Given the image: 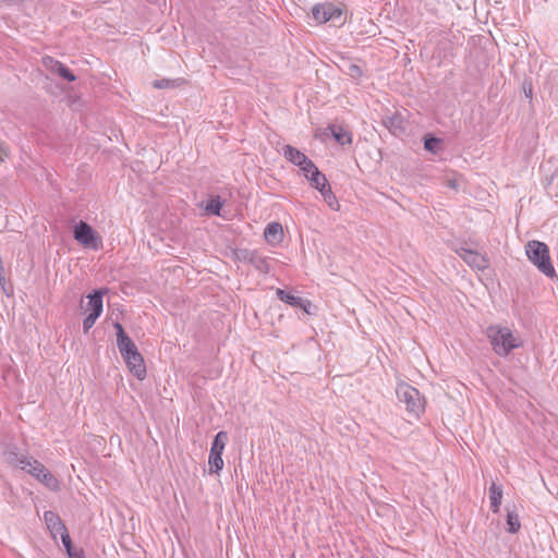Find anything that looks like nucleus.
Listing matches in <instances>:
<instances>
[{"label": "nucleus", "instance_id": "f257e3e1", "mask_svg": "<svg viewBox=\"0 0 558 558\" xmlns=\"http://www.w3.org/2000/svg\"><path fill=\"white\" fill-rule=\"evenodd\" d=\"M493 351L501 357L508 356L512 350L523 345L521 336L507 326L490 325L486 329Z\"/></svg>", "mask_w": 558, "mask_h": 558}, {"label": "nucleus", "instance_id": "f03ea898", "mask_svg": "<svg viewBox=\"0 0 558 558\" xmlns=\"http://www.w3.org/2000/svg\"><path fill=\"white\" fill-rule=\"evenodd\" d=\"M530 262L548 278L556 277V270L551 264L548 246L541 241H529L525 246Z\"/></svg>", "mask_w": 558, "mask_h": 558}, {"label": "nucleus", "instance_id": "7ed1b4c3", "mask_svg": "<svg viewBox=\"0 0 558 558\" xmlns=\"http://www.w3.org/2000/svg\"><path fill=\"white\" fill-rule=\"evenodd\" d=\"M396 395L408 412L418 416L424 411V398L415 387L401 383L396 388Z\"/></svg>", "mask_w": 558, "mask_h": 558}, {"label": "nucleus", "instance_id": "20e7f679", "mask_svg": "<svg viewBox=\"0 0 558 558\" xmlns=\"http://www.w3.org/2000/svg\"><path fill=\"white\" fill-rule=\"evenodd\" d=\"M228 441V433L220 430L211 442L208 465L210 474H218L223 468L222 452Z\"/></svg>", "mask_w": 558, "mask_h": 558}, {"label": "nucleus", "instance_id": "39448f33", "mask_svg": "<svg viewBox=\"0 0 558 558\" xmlns=\"http://www.w3.org/2000/svg\"><path fill=\"white\" fill-rule=\"evenodd\" d=\"M73 238L83 246L98 250L101 245V238L85 221L81 220L74 226Z\"/></svg>", "mask_w": 558, "mask_h": 558}, {"label": "nucleus", "instance_id": "423d86ee", "mask_svg": "<svg viewBox=\"0 0 558 558\" xmlns=\"http://www.w3.org/2000/svg\"><path fill=\"white\" fill-rule=\"evenodd\" d=\"M3 460L4 462L12 466L20 469L27 473V469H31L32 462L36 459L28 456L27 452L20 450L16 446H8L3 451Z\"/></svg>", "mask_w": 558, "mask_h": 558}, {"label": "nucleus", "instance_id": "0eeeda50", "mask_svg": "<svg viewBox=\"0 0 558 558\" xmlns=\"http://www.w3.org/2000/svg\"><path fill=\"white\" fill-rule=\"evenodd\" d=\"M27 473L52 492L60 490L59 480L38 460L32 462Z\"/></svg>", "mask_w": 558, "mask_h": 558}, {"label": "nucleus", "instance_id": "6e6552de", "mask_svg": "<svg viewBox=\"0 0 558 558\" xmlns=\"http://www.w3.org/2000/svg\"><path fill=\"white\" fill-rule=\"evenodd\" d=\"M312 15L317 23L324 24L329 21L339 20L342 15V11L331 2H323L312 8Z\"/></svg>", "mask_w": 558, "mask_h": 558}, {"label": "nucleus", "instance_id": "1a4fd4ad", "mask_svg": "<svg viewBox=\"0 0 558 558\" xmlns=\"http://www.w3.org/2000/svg\"><path fill=\"white\" fill-rule=\"evenodd\" d=\"M282 154L288 161L298 166L304 173H307L310 168H314L315 163L304 153L291 145H284Z\"/></svg>", "mask_w": 558, "mask_h": 558}, {"label": "nucleus", "instance_id": "9d476101", "mask_svg": "<svg viewBox=\"0 0 558 558\" xmlns=\"http://www.w3.org/2000/svg\"><path fill=\"white\" fill-rule=\"evenodd\" d=\"M129 371L140 380L146 377V366L144 359L137 348L122 355Z\"/></svg>", "mask_w": 558, "mask_h": 558}, {"label": "nucleus", "instance_id": "9b49d317", "mask_svg": "<svg viewBox=\"0 0 558 558\" xmlns=\"http://www.w3.org/2000/svg\"><path fill=\"white\" fill-rule=\"evenodd\" d=\"M457 254L472 268L476 270H485L489 266V260L486 255L472 251L465 247L457 250Z\"/></svg>", "mask_w": 558, "mask_h": 558}, {"label": "nucleus", "instance_id": "f8f14e48", "mask_svg": "<svg viewBox=\"0 0 558 558\" xmlns=\"http://www.w3.org/2000/svg\"><path fill=\"white\" fill-rule=\"evenodd\" d=\"M44 521L49 530L52 539L57 541L58 535L62 537L68 532V529L58 513L47 510L44 512Z\"/></svg>", "mask_w": 558, "mask_h": 558}, {"label": "nucleus", "instance_id": "ddd939ff", "mask_svg": "<svg viewBox=\"0 0 558 558\" xmlns=\"http://www.w3.org/2000/svg\"><path fill=\"white\" fill-rule=\"evenodd\" d=\"M276 294L280 301L293 307H299L303 310L306 314H311L310 308L312 306V303L308 300L303 299L299 295H294L293 293L282 289H277Z\"/></svg>", "mask_w": 558, "mask_h": 558}, {"label": "nucleus", "instance_id": "4468645a", "mask_svg": "<svg viewBox=\"0 0 558 558\" xmlns=\"http://www.w3.org/2000/svg\"><path fill=\"white\" fill-rule=\"evenodd\" d=\"M308 179L311 186L316 189L319 193L325 190L329 183L324 173L314 165V168H310L307 173H304Z\"/></svg>", "mask_w": 558, "mask_h": 558}, {"label": "nucleus", "instance_id": "2eb2a0df", "mask_svg": "<svg viewBox=\"0 0 558 558\" xmlns=\"http://www.w3.org/2000/svg\"><path fill=\"white\" fill-rule=\"evenodd\" d=\"M266 241L270 244H277L282 241L283 229L279 222H270L266 226L264 231Z\"/></svg>", "mask_w": 558, "mask_h": 558}, {"label": "nucleus", "instance_id": "dca6fc26", "mask_svg": "<svg viewBox=\"0 0 558 558\" xmlns=\"http://www.w3.org/2000/svg\"><path fill=\"white\" fill-rule=\"evenodd\" d=\"M330 131L332 137L340 145H349L352 143V134L345 128L341 125L330 124L327 128Z\"/></svg>", "mask_w": 558, "mask_h": 558}, {"label": "nucleus", "instance_id": "f3484780", "mask_svg": "<svg viewBox=\"0 0 558 558\" xmlns=\"http://www.w3.org/2000/svg\"><path fill=\"white\" fill-rule=\"evenodd\" d=\"M340 70L348 76L353 80H360L363 75V70L361 66L350 59H342L341 64H339Z\"/></svg>", "mask_w": 558, "mask_h": 558}, {"label": "nucleus", "instance_id": "a211bd4d", "mask_svg": "<svg viewBox=\"0 0 558 558\" xmlns=\"http://www.w3.org/2000/svg\"><path fill=\"white\" fill-rule=\"evenodd\" d=\"M226 201L219 195H211L206 203L205 211L207 215L221 217V209Z\"/></svg>", "mask_w": 558, "mask_h": 558}, {"label": "nucleus", "instance_id": "6ab92c4d", "mask_svg": "<svg viewBox=\"0 0 558 558\" xmlns=\"http://www.w3.org/2000/svg\"><path fill=\"white\" fill-rule=\"evenodd\" d=\"M489 500H490V510L494 513L499 511L501 500H502V488L493 482L489 486Z\"/></svg>", "mask_w": 558, "mask_h": 558}, {"label": "nucleus", "instance_id": "aec40b11", "mask_svg": "<svg viewBox=\"0 0 558 558\" xmlns=\"http://www.w3.org/2000/svg\"><path fill=\"white\" fill-rule=\"evenodd\" d=\"M250 265L262 274H268L270 271L269 258L263 256L257 251L254 253Z\"/></svg>", "mask_w": 558, "mask_h": 558}, {"label": "nucleus", "instance_id": "412c9836", "mask_svg": "<svg viewBox=\"0 0 558 558\" xmlns=\"http://www.w3.org/2000/svg\"><path fill=\"white\" fill-rule=\"evenodd\" d=\"M62 544L66 550L69 558H85V553L82 548H74L72 544V539L69 533L62 535Z\"/></svg>", "mask_w": 558, "mask_h": 558}, {"label": "nucleus", "instance_id": "4be33fe9", "mask_svg": "<svg viewBox=\"0 0 558 558\" xmlns=\"http://www.w3.org/2000/svg\"><path fill=\"white\" fill-rule=\"evenodd\" d=\"M49 61L53 64L51 66L52 71L57 72L62 78H64L68 82H74L76 80V76L63 63H61L60 61L52 60L51 58H49Z\"/></svg>", "mask_w": 558, "mask_h": 558}, {"label": "nucleus", "instance_id": "5701e85b", "mask_svg": "<svg viewBox=\"0 0 558 558\" xmlns=\"http://www.w3.org/2000/svg\"><path fill=\"white\" fill-rule=\"evenodd\" d=\"M87 298L90 312L100 316L102 313V292L95 290Z\"/></svg>", "mask_w": 558, "mask_h": 558}, {"label": "nucleus", "instance_id": "b1692460", "mask_svg": "<svg viewBox=\"0 0 558 558\" xmlns=\"http://www.w3.org/2000/svg\"><path fill=\"white\" fill-rule=\"evenodd\" d=\"M117 345L120 351L121 356L125 355L128 352H131L134 350V348H137L133 340L128 336H121L120 338H117Z\"/></svg>", "mask_w": 558, "mask_h": 558}, {"label": "nucleus", "instance_id": "393cba45", "mask_svg": "<svg viewBox=\"0 0 558 558\" xmlns=\"http://www.w3.org/2000/svg\"><path fill=\"white\" fill-rule=\"evenodd\" d=\"M440 144L441 140L436 136L426 135L424 138V148L433 154H437L439 151Z\"/></svg>", "mask_w": 558, "mask_h": 558}, {"label": "nucleus", "instance_id": "a878e982", "mask_svg": "<svg viewBox=\"0 0 558 558\" xmlns=\"http://www.w3.org/2000/svg\"><path fill=\"white\" fill-rule=\"evenodd\" d=\"M507 525H508V532L509 533H517L520 527H521V523H520V520H519V515L514 512V511H510L508 510L507 512Z\"/></svg>", "mask_w": 558, "mask_h": 558}, {"label": "nucleus", "instance_id": "bb28decb", "mask_svg": "<svg viewBox=\"0 0 558 558\" xmlns=\"http://www.w3.org/2000/svg\"><path fill=\"white\" fill-rule=\"evenodd\" d=\"M324 201L328 204V206L332 209H337L339 204H338V201L336 198V195L333 194V192L331 191V187L330 185H328L325 190H323L320 192Z\"/></svg>", "mask_w": 558, "mask_h": 558}, {"label": "nucleus", "instance_id": "cd10ccee", "mask_svg": "<svg viewBox=\"0 0 558 558\" xmlns=\"http://www.w3.org/2000/svg\"><path fill=\"white\" fill-rule=\"evenodd\" d=\"M255 252V250L238 248L234 251V256L236 260L250 264Z\"/></svg>", "mask_w": 558, "mask_h": 558}, {"label": "nucleus", "instance_id": "c85d7f7f", "mask_svg": "<svg viewBox=\"0 0 558 558\" xmlns=\"http://www.w3.org/2000/svg\"><path fill=\"white\" fill-rule=\"evenodd\" d=\"M99 317V315L95 314V313H89L83 320V329H84V332H88V330L94 326L95 322L97 320V318Z\"/></svg>", "mask_w": 558, "mask_h": 558}, {"label": "nucleus", "instance_id": "c756f323", "mask_svg": "<svg viewBox=\"0 0 558 558\" xmlns=\"http://www.w3.org/2000/svg\"><path fill=\"white\" fill-rule=\"evenodd\" d=\"M153 85H154V87L159 88V89L170 88V87H174L175 86V81H170V80H167V78L156 80L153 83Z\"/></svg>", "mask_w": 558, "mask_h": 558}, {"label": "nucleus", "instance_id": "7c9ffc66", "mask_svg": "<svg viewBox=\"0 0 558 558\" xmlns=\"http://www.w3.org/2000/svg\"><path fill=\"white\" fill-rule=\"evenodd\" d=\"M523 92L526 98H532L533 87L531 83H523Z\"/></svg>", "mask_w": 558, "mask_h": 558}, {"label": "nucleus", "instance_id": "2f4dec72", "mask_svg": "<svg viewBox=\"0 0 558 558\" xmlns=\"http://www.w3.org/2000/svg\"><path fill=\"white\" fill-rule=\"evenodd\" d=\"M113 327H114V329H116V331H117V332H116L117 338H120L121 336L126 335V333H125V331H124L123 326H122L119 322L114 323V324H113Z\"/></svg>", "mask_w": 558, "mask_h": 558}, {"label": "nucleus", "instance_id": "473e14b6", "mask_svg": "<svg viewBox=\"0 0 558 558\" xmlns=\"http://www.w3.org/2000/svg\"><path fill=\"white\" fill-rule=\"evenodd\" d=\"M8 147L3 143H0V163L4 160L5 157H8Z\"/></svg>", "mask_w": 558, "mask_h": 558}, {"label": "nucleus", "instance_id": "72a5a7b5", "mask_svg": "<svg viewBox=\"0 0 558 558\" xmlns=\"http://www.w3.org/2000/svg\"><path fill=\"white\" fill-rule=\"evenodd\" d=\"M4 269L2 266V260L0 259V281L4 280Z\"/></svg>", "mask_w": 558, "mask_h": 558}, {"label": "nucleus", "instance_id": "f704fd0d", "mask_svg": "<svg viewBox=\"0 0 558 558\" xmlns=\"http://www.w3.org/2000/svg\"><path fill=\"white\" fill-rule=\"evenodd\" d=\"M448 186L452 187V189H456L457 187V184L454 181H449L448 183Z\"/></svg>", "mask_w": 558, "mask_h": 558}]
</instances>
